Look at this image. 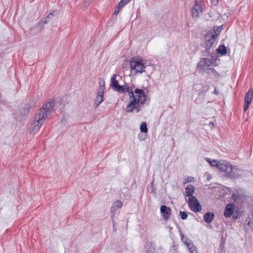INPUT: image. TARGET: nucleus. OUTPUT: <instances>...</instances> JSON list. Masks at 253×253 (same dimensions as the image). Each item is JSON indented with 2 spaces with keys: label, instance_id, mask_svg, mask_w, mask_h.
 <instances>
[{
  "label": "nucleus",
  "instance_id": "obj_5",
  "mask_svg": "<svg viewBox=\"0 0 253 253\" xmlns=\"http://www.w3.org/2000/svg\"><path fill=\"white\" fill-rule=\"evenodd\" d=\"M188 205L191 210L194 212H198L202 210L200 203L195 197L189 198Z\"/></svg>",
  "mask_w": 253,
  "mask_h": 253
},
{
  "label": "nucleus",
  "instance_id": "obj_19",
  "mask_svg": "<svg viewBox=\"0 0 253 253\" xmlns=\"http://www.w3.org/2000/svg\"><path fill=\"white\" fill-rule=\"evenodd\" d=\"M217 52L218 53H220L221 55H225L227 53V49L224 45H220L216 49Z\"/></svg>",
  "mask_w": 253,
  "mask_h": 253
},
{
  "label": "nucleus",
  "instance_id": "obj_36",
  "mask_svg": "<svg viewBox=\"0 0 253 253\" xmlns=\"http://www.w3.org/2000/svg\"><path fill=\"white\" fill-rule=\"evenodd\" d=\"M220 27H217V28H216V29L217 30V31H216V32H217L218 31H219V29H220Z\"/></svg>",
  "mask_w": 253,
  "mask_h": 253
},
{
  "label": "nucleus",
  "instance_id": "obj_33",
  "mask_svg": "<svg viewBox=\"0 0 253 253\" xmlns=\"http://www.w3.org/2000/svg\"><path fill=\"white\" fill-rule=\"evenodd\" d=\"M211 70L212 71L213 74H214L215 75H218V74L217 73V72L214 68H212L211 69Z\"/></svg>",
  "mask_w": 253,
  "mask_h": 253
},
{
  "label": "nucleus",
  "instance_id": "obj_25",
  "mask_svg": "<svg viewBox=\"0 0 253 253\" xmlns=\"http://www.w3.org/2000/svg\"><path fill=\"white\" fill-rule=\"evenodd\" d=\"M118 208H115L114 206H112L111 209V217L112 218V216L114 215V218L115 217V214L117 212Z\"/></svg>",
  "mask_w": 253,
  "mask_h": 253
},
{
  "label": "nucleus",
  "instance_id": "obj_16",
  "mask_svg": "<svg viewBox=\"0 0 253 253\" xmlns=\"http://www.w3.org/2000/svg\"><path fill=\"white\" fill-rule=\"evenodd\" d=\"M129 1V0H121L118 4V6L114 11V14L117 15L121 9L126 5Z\"/></svg>",
  "mask_w": 253,
  "mask_h": 253
},
{
  "label": "nucleus",
  "instance_id": "obj_18",
  "mask_svg": "<svg viewBox=\"0 0 253 253\" xmlns=\"http://www.w3.org/2000/svg\"><path fill=\"white\" fill-rule=\"evenodd\" d=\"M208 61L210 62V59L206 58H202L201 59L200 62L198 64V66L201 69H203L205 66L207 65L210 66V64L207 63Z\"/></svg>",
  "mask_w": 253,
  "mask_h": 253
},
{
  "label": "nucleus",
  "instance_id": "obj_8",
  "mask_svg": "<svg viewBox=\"0 0 253 253\" xmlns=\"http://www.w3.org/2000/svg\"><path fill=\"white\" fill-rule=\"evenodd\" d=\"M232 171L228 173L227 177L232 179H236L240 177L243 174L242 170L236 168L232 167Z\"/></svg>",
  "mask_w": 253,
  "mask_h": 253
},
{
  "label": "nucleus",
  "instance_id": "obj_11",
  "mask_svg": "<svg viewBox=\"0 0 253 253\" xmlns=\"http://www.w3.org/2000/svg\"><path fill=\"white\" fill-rule=\"evenodd\" d=\"M160 211L163 217L165 220H168L171 214V211L170 208L166 206L163 205L160 208Z\"/></svg>",
  "mask_w": 253,
  "mask_h": 253
},
{
  "label": "nucleus",
  "instance_id": "obj_7",
  "mask_svg": "<svg viewBox=\"0 0 253 253\" xmlns=\"http://www.w3.org/2000/svg\"><path fill=\"white\" fill-rule=\"evenodd\" d=\"M232 166L226 161H221L217 165L218 169L222 172H225V175L227 176L228 173L232 171Z\"/></svg>",
  "mask_w": 253,
  "mask_h": 253
},
{
  "label": "nucleus",
  "instance_id": "obj_28",
  "mask_svg": "<svg viewBox=\"0 0 253 253\" xmlns=\"http://www.w3.org/2000/svg\"><path fill=\"white\" fill-rule=\"evenodd\" d=\"M211 2L213 5H216L217 4V3L218 2V0H211Z\"/></svg>",
  "mask_w": 253,
  "mask_h": 253
},
{
  "label": "nucleus",
  "instance_id": "obj_24",
  "mask_svg": "<svg viewBox=\"0 0 253 253\" xmlns=\"http://www.w3.org/2000/svg\"><path fill=\"white\" fill-rule=\"evenodd\" d=\"M209 89L208 85H203L202 90L199 92V95L206 92Z\"/></svg>",
  "mask_w": 253,
  "mask_h": 253
},
{
  "label": "nucleus",
  "instance_id": "obj_2",
  "mask_svg": "<svg viewBox=\"0 0 253 253\" xmlns=\"http://www.w3.org/2000/svg\"><path fill=\"white\" fill-rule=\"evenodd\" d=\"M54 107V102L51 100L46 102L37 111L35 116V120L32 124V131H37L39 130L48 116L51 115L53 112Z\"/></svg>",
  "mask_w": 253,
  "mask_h": 253
},
{
  "label": "nucleus",
  "instance_id": "obj_3",
  "mask_svg": "<svg viewBox=\"0 0 253 253\" xmlns=\"http://www.w3.org/2000/svg\"><path fill=\"white\" fill-rule=\"evenodd\" d=\"M218 34L216 32L215 28H213V30L209 31L205 35L206 43L204 47L206 49L204 56H209L210 54V49L212 47L214 42L217 39Z\"/></svg>",
  "mask_w": 253,
  "mask_h": 253
},
{
  "label": "nucleus",
  "instance_id": "obj_37",
  "mask_svg": "<svg viewBox=\"0 0 253 253\" xmlns=\"http://www.w3.org/2000/svg\"><path fill=\"white\" fill-rule=\"evenodd\" d=\"M210 124L211 125H212V126L214 125V124H213V123L212 122L210 123Z\"/></svg>",
  "mask_w": 253,
  "mask_h": 253
},
{
  "label": "nucleus",
  "instance_id": "obj_32",
  "mask_svg": "<svg viewBox=\"0 0 253 253\" xmlns=\"http://www.w3.org/2000/svg\"><path fill=\"white\" fill-rule=\"evenodd\" d=\"M246 222H247V225H248V226H251V224H252V223L251 220H249L248 221V219H247L246 220Z\"/></svg>",
  "mask_w": 253,
  "mask_h": 253
},
{
  "label": "nucleus",
  "instance_id": "obj_17",
  "mask_svg": "<svg viewBox=\"0 0 253 253\" xmlns=\"http://www.w3.org/2000/svg\"><path fill=\"white\" fill-rule=\"evenodd\" d=\"M195 189V187L193 185L191 184L188 185L185 188L186 196L189 198L194 197L193 195L194 193Z\"/></svg>",
  "mask_w": 253,
  "mask_h": 253
},
{
  "label": "nucleus",
  "instance_id": "obj_35",
  "mask_svg": "<svg viewBox=\"0 0 253 253\" xmlns=\"http://www.w3.org/2000/svg\"><path fill=\"white\" fill-rule=\"evenodd\" d=\"M214 91L215 94H218L219 93V92L217 91V90H216V88L214 89Z\"/></svg>",
  "mask_w": 253,
  "mask_h": 253
},
{
  "label": "nucleus",
  "instance_id": "obj_22",
  "mask_svg": "<svg viewBox=\"0 0 253 253\" xmlns=\"http://www.w3.org/2000/svg\"><path fill=\"white\" fill-rule=\"evenodd\" d=\"M207 161L210 163L211 166L212 167H215L217 168V165L220 163L221 161L212 160L211 161H210V159L207 158Z\"/></svg>",
  "mask_w": 253,
  "mask_h": 253
},
{
  "label": "nucleus",
  "instance_id": "obj_21",
  "mask_svg": "<svg viewBox=\"0 0 253 253\" xmlns=\"http://www.w3.org/2000/svg\"><path fill=\"white\" fill-rule=\"evenodd\" d=\"M140 129L141 132L146 133L148 131L147 124L145 122H142L141 123Z\"/></svg>",
  "mask_w": 253,
  "mask_h": 253
},
{
  "label": "nucleus",
  "instance_id": "obj_13",
  "mask_svg": "<svg viewBox=\"0 0 253 253\" xmlns=\"http://www.w3.org/2000/svg\"><path fill=\"white\" fill-rule=\"evenodd\" d=\"M203 12L201 6L198 4L197 0H195V4L192 9V15L193 17L196 18L199 16V14Z\"/></svg>",
  "mask_w": 253,
  "mask_h": 253
},
{
  "label": "nucleus",
  "instance_id": "obj_1",
  "mask_svg": "<svg viewBox=\"0 0 253 253\" xmlns=\"http://www.w3.org/2000/svg\"><path fill=\"white\" fill-rule=\"evenodd\" d=\"M122 87L123 91L118 92L120 93L127 92L129 94V103L126 106V111L128 113L132 112L133 111L136 113L139 112L141 109L142 105L146 104L147 102V96L144 90L136 88L134 91H129V87L126 84Z\"/></svg>",
  "mask_w": 253,
  "mask_h": 253
},
{
  "label": "nucleus",
  "instance_id": "obj_14",
  "mask_svg": "<svg viewBox=\"0 0 253 253\" xmlns=\"http://www.w3.org/2000/svg\"><path fill=\"white\" fill-rule=\"evenodd\" d=\"M104 88V84L103 86H100V89L99 91H98V94L97 95L95 99V103L96 107H98L103 101Z\"/></svg>",
  "mask_w": 253,
  "mask_h": 253
},
{
  "label": "nucleus",
  "instance_id": "obj_12",
  "mask_svg": "<svg viewBox=\"0 0 253 253\" xmlns=\"http://www.w3.org/2000/svg\"><path fill=\"white\" fill-rule=\"evenodd\" d=\"M235 211V205L233 203L228 204L224 211V215L225 217H230L233 214Z\"/></svg>",
  "mask_w": 253,
  "mask_h": 253
},
{
  "label": "nucleus",
  "instance_id": "obj_4",
  "mask_svg": "<svg viewBox=\"0 0 253 253\" xmlns=\"http://www.w3.org/2000/svg\"><path fill=\"white\" fill-rule=\"evenodd\" d=\"M129 65L131 71H134L135 74H141L145 72L144 69L146 68V66L142 62V59L135 60L132 58L130 60Z\"/></svg>",
  "mask_w": 253,
  "mask_h": 253
},
{
  "label": "nucleus",
  "instance_id": "obj_9",
  "mask_svg": "<svg viewBox=\"0 0 253 253\" xmlns=\"http://www.w3.org/2000/svg\"><path fill=\"white\" fill-rule=\"evenodd\" d=\"M253 97V90L252 89H250L249 91L246 93L245 96V104L244 105V111L246 112L249 108V106L252 102Z\"/></svg>",
  "mask_w": 253,
  "mask_h": 253
},
{
  "label": "nucleus",
  "instance_id": "obj_34",
  "mask_svg": "<svg viewBox=\"0 0 253 253\" xmlns=\"http://www.w3.org/2000/svg\"><path fill=\"white\" fill-rule=\"evenodd\" d=\"M21 111H23L24 112H28L29 110L27 109L23 108L22 110H21Z\"/></svg>",
  "mask_w": 253,
  "mask_h": 253
},
{
  "label": "nucleus",
  "instance_id": "obj_38",
  "mask_svg": "<svg viewBox=\"0 0 253 253\" xmlns=\"http://www.w3.org/2000/svg\"><path fill=\"white\" fill-rule=\"evenodd\" d=\"M207 63H208V64H210V65H211V62H209L208 61H207Z\"/></svg>",
  "mask_w": 253,
  "mask_h": 253
},
{
  "label": "nucleus",
  "instance_id": "obj_20",
  "mask_svg": "<svg viewBox=\"0 0 253 253\" xmlns=\"http://www.w3.org/2000/svg\"><path fill=\"white\" fill-rule=\"evenodd\" d=\"M242 212L236 210L234 211L232 217L234 219H238L242 216Z\"/></svg>",
  "mask_w": 253,
  "mask_h": 253
},
{
  "label": "nucleus",
  "instance_id": "obj_6",
  "mask_svg": "<svg viewBox=\"0 0 253 253\" xmlns=\"http://www.w3.org/2000/svg\"><path fill=\"white\" fill-rule=\"evenodd\" d=\"M180 235L182 242L187 246L190 253H198L196 247L193 245L192 242L189 241L187 237L184 236L181 231H180Z\"/></svg>",
  "mask_w": 253,
  "mask_h": 253
},
{
  "label": "nucleus",
  "instance_id": "obj_29",
  "mask_svg": "<svg viewBox=\"0 0 253 253\" xmlns=\"http://www.w3.org/2000/svg\"><path fill=\"white\" fill-rule=\"evenodd\" d=\"M53 13H54V11H53L52 12H50V13H49L47 16H46V18H51L53 16Z\"/></svg>",
  "mask_w": 253,
  "mask_h": 253
},
{
  "label": "nucleus",
  "instance_id": "obj_31",
  "mask_svg": "<svg viewBox=\"0 0 253 253\" xmlns=\"http://www.w3.org/2000/svg\"><path fill=\"white\" fill-rule=\"evenodd\" d=\"M41 22L43 24H46L47 23V21L46 19H43V18L41 20Z\"/></svg>",
  "mask_w": 253,
  "mask_h": 253
},
{
  "label": "nucleus",
  "instance_id": "obj_10",
  "mask_svg": "<svg viewBox=\"0 0 253 253\" xmlns=\"http://www.w3.org/2000/svg\"><path fill=\"white\" fill-rule=\"evenodd\" d=\"M117 76V75L116 74H114L112 76L111 78L110 85L112 86V88L116 91H123L122 85L119 84L118 81L116 80Z\"/></svg>",
  "mask_w": 253,
  "mask_h": 253
},
{
  "label": "nucleus",
  "instance_id": "obj_30",
  "mask_svg": "<svg viewBox=\"0 0 253 253\" xmlns=\"http://www.w3.org/2000/svg\"><path fill=\"white\" fill-rule=\"evenodd\" d=\"M193 179H194V177H188L186 182H192Z\"/></svg>",
  "mask_w": 253,
  "mask_h": 253
},
{
  "label": "nucleus",
  "instance_id": "obj_27",
  "mask_svg": "<svg viewBox=\"0 0 253 253\" xmlns=\"http://www.w3.org/2000/svg\"><path fill=\"white\" fill-rule=\"evenodd\" d=\"M111 219L113 223V231L116 232L117 231V228L116 227V222L115 220V218H114V215L112 216Z\"/></svg>",
  "mask_w": 253,
  "mask_h": 253
},
{
  "label": "nucleus",
  "instance_id": "obj_26",
  "mask_svg": "<svg viewBox=\"0 0 253 253\" xmlns=\"http://www.w3.org/2000/svg\"><path fill=\"white\" fill-rule=\"evenodd\" d=\"M179 214L182 219H186L187 218L188 214L185 211H180Z\"/></svg>",
  "mask_w": 253,
  "mask_h": 253
},
{
  "label": "nucleus",
  "instance_id": "obj_23",
  "mask_svg": "<svg viewBox=\"0 0 253 253\" xmlns=\"http://www.w3.org/2000/svg\"><path fill=\"white\" fill-rule=\"evenodd\" d=\"M112 206H114L115 208L119 209L122 208L123 206V203L121 201L117 200L113 203Z\"/></svg>",
  "mask_w": 253,
  "mask_h": 253
},
{
  "label": "nucleus",
  "instance_id": "obj_15",
  "mask_svg": "<svg viewBox=\"0 0 253 253\" xmlns=\"http://www.w3.org/2000/svg\"><path fill=\"white\" fill-rule=\"evenodd\" d=\"M214 213L213 212H208L205 214L204 216V220L207 223H210L213 220Z\"/></svg>",
  "mask_w": 253,
  "mask_h": 253
}]
</instances>
